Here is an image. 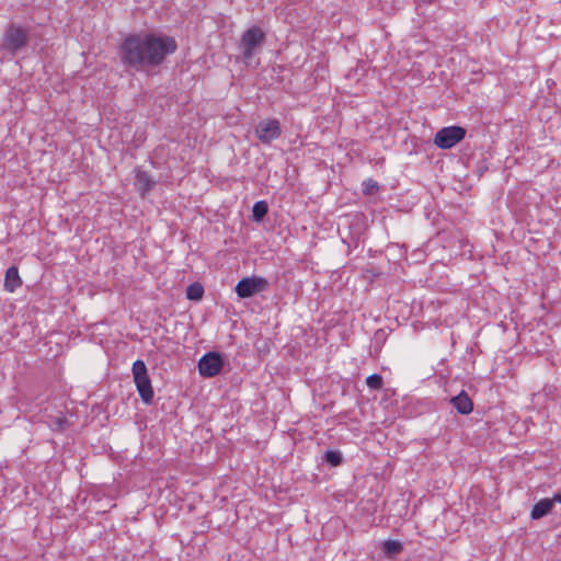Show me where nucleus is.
Returning a JSON list of instances; mask_svg holds the SVG:
<instances>
[{"label": "nucleus", "mask_w": 561, "mask_h": 561, "mask_svg": "<svg viewBox=\"0 0 561 561\" xmlns=\"http://www.w3.org/2000/svg\"><path fill=\"white\" fill-rule=\"evenodd\" d=\"M176 49V41L171 36L136 33L125 37L118 56L124 66L145 71L160 66Z\"/></svg>", "instance_id": "f257e3e1"}, {"label": "nucleus", "mask_w": 561, "mask_h": 561, "mask_svg": "<svg viewBox=\"0 0 561 561\" xmlns=\"http://www.w3.org/2000/svg\"><path fill=\"white\" fill-rule=\"evenodd\" d=\"M131 370L140 399L144 403L151 404L153 401L154 392L145 362L141 359L136 360L133 364Z\"/></svg>", "instance_id": "f03ea898"}, {"label": "nucleus", "mask_w": 561, "mask_h": 561, "mask_svg": "<svg viewBox=\"0 0 561 561\" xmlns=\"http://www.w3.org/2000/svg\"><path fill=\"white\" fill-rule=\"evenodd\" d=\"M265 34L259 26L248 28L239 43V49L245 62L250 61L255 53L263 46Z\"/></svg>", "instance_id": "7ed1b4c3"}, {"label": "nucleus", "mask_w": 561, "mask_h": 561, "mask_svg": "<svg viewBox=\"0 0 561 561\" xmlns=\"http://www.w3.org/2000/svg\"><path fill=\"white\" fill-rule=\"evenodd\" d=\"M28 44V32L23 26L11 23L3 33V49L16 55Z\"/></svg>", "instance_id": "20e7f679"}, {"label": "nucleus", "mask_w": 561, "mask_h": 561, "mask_svg": "<svg viewBox=\"0 0 561 561\" xmlns=\"http://www.w3.org/2000/svg\"><path fill=\"white\" fill-rule=\"evenodd\" d=\"M466 133L461 126L444 127L436 133L434 144L440 149H450L465 139Z\"/></svg>", "instance_id": "39448f33"}, {"label": "nucleus", "mask_w": 561, "mask_h": 561, "mask_svg": "<svg viewBox=\"0 0 561 561\" xmlns=\"http://www.w3.org/2000/svg\"><path fill=\"white\" fill-rule=\"evenodd\" d=\"M224 366V358L217 352L206 353L198 360V373L201 376L211 378L217 376Z\"/></svg>", "instance_id": "423d86ee"}, {"label": "nucleus", "mask_w": 561, "mask_h": 561, "mask_svg": "<svg viewBox=\"0 0 561 561\" xmlns=\"http://www.w3.org/2000/svg\"><path fill=\"white\" fill-rule=\"evenodd\" d=\"M282 134L280 123L276 118L261 121L255 128V136L265 145L277 139Z\"/></svg>", "instance_id": "0eeeda50"}, {"label": "nucleus", "mask_w": 561, "mask_h": 561, "mask_svg": "<svg viewBox=\"0 0 561 561\" xmlns=\"http://www.w3.org/2000/svg\"><path fill=\"white\" fill-rule=\"evenodd\" d=\"M266 287L267 280L263 277H245L238 282L236 293L240 298H249Z\"/></svg>", "instance_id": "6e6552de"}, {"label": "nucleus", "mask_w": 561, "mask_h": 561, "mask_svg": "<svg viewBox=\"0 0 561 561\" xmlns=\"http://www.w3.org/2000/svg\"><path fill=\"white\" fill-rule=\"evenodd\" d=\"M553 502L561 503L560 492L554 493L552 499H542L538 503H536L530 512V517L533 519H539L546 516L551 511Z\"/></svg>", "instance_id": "1a4fd4ad"}, {"label": "nucleus", "mask_w": 561, "mask_h": 561, "mask_svg": "<svg viewBox=\"0 0 561 561\" xmlns=\"http://www.w3.org/2000/svg\"><path fill=\"white\" fill-rule=\"evenodd\" d=\"M135 178V185L142 197H145L146 194L149 193L156 185V181L147 171L137 169Z\"/></svg>", "instance_id": "9d476101"}, {"label": "nucleus", "mask_w": 561, "mask_h": 561, "mask_svg": "<svg viewBox=\"0 0 561 561\" xmlns=\"http://www.w3.org/2000/svg\"><path fill=\"white\" fill-rule=\"evenodd\" d=\"M450 403L460 414H469L473 410V403L466 391H461L458 396L450 399Z\"/></svg>", "instance_id": "9b49d317"}, {"label": "nucleus", "mask_w": 561, "mask_h": 561, "mask_svg": "<svg viewBox=\"0 0 561 561\" xmlns=\"http://www.w3.org/2000/svg\"><path fill=\"white\" fill-rule=\"evenodd\" d=\"M22 285V279L19 275L18 267L11 266L5 272L4 288L5 290L13 293L16 288Z\"/></svg>", "instance_id": "f8f14e48"}, {"label": "nucleus", "mask_w": 561, "mask_h": 561, "mask_svg": "<svg viewBox=\"0 0 561 561\" xmlns=\"http://www.w3.org/2000/svg\"><path fill=\"white\" fill-rule=\"evenodd\" d=\"M267 211H268L267 202L266 201H257L256 203H254V205L252 207L251 219L254 222H261L264 219V217L267 215Z\"/></svg>", "instance_id": "ddd939ff"}, {"label": "nucleus", "mask_w": 561, "mask_h": 561, "mask_svg": "<svg viewBox=\"0 0 561 561\" xmlns=\"http://www.w3.org/2000/svg\"><path fill=\"white\" fill-rule=\"evenodd\" d=\"M381 549L386 557H393L403 550V546L398 540L388 539L382 542Z\"/></svg>", "instance_id": "4468645a"}, {"label": "nucleus", "mask_w": 561, "mask_h": 561, "mask_svg": "<svg viewBox=\"0 0 561 561\" xmlns=\"http://www.w3.org/2000/svg\"><path fill=\"white\" fill-rule=\"evenodd\" d=\"M47 423L48 426L56 432H62L69 425V421L64 415L51 416Z\"/></svg>", "instance_id": "2eb2a0df"}, {"label": "nucleus", "mask_w": 561, "mask_h": 561, "mask_svg": "<svg viewBox=\"0 0 561 561\" xmlns=\"http://www.w3.org/2000/svg\"><path fill=\"white\" fill-rule=\"evenodd\" d=\"M204 295V288L199 283L191 284L186 289V297L190 300H201Z\"/></svg>", "instance_id": "dca6fc26"}, {"label": "nucleus", "mask_w": 561, "mask_h": 561, "mask_svg": "<svg viewBox=\"0 0 561 561\" xmlns=\"http://www.w3.org/2000/svg\"><path fill=\"white\" fill-rule=\"evenodd\" d=\"M324 460L333 467L342 463V454L337 450H328L324 454Z\"/></svg>", "instance_id": "f3484780"}, {"label": "nucleus", "mask_w": 561, "mask_h": 561, "mask_svg": "<svg viewBox=\"0 0 561 561\" xmlns=\"http://www.w3.org/2000/svg\"><path fill=\"white\" fill-rule=\"evenodd\" d=\"M366 385L373 390H379L383 385L382 377L378 374H373L366 378Z\"/></svg>", "instance_id": "a211bd4d"}, {"label": "nucleus", "mask_w": 561, "mask_h": 561, "mask_svg": "<svg viewBox=\"0 0 561 561\" xmlns=\"http://www.w3.org/2000/svg\"><path fill=\"white\" fill-rule=\"evenodd\" d=\"M378 183L373 179H368L363 182V193L365 195L373 194L376 190H378Z\"/></svg>", "instance_id": "6ab92c4d"}, {"label": "nucleus", "mask_w": 561, "mask_h": 561, "mask_svg": "<svg viewBox=\"0 0 561 561\" xmlns=\"http://www.w3.org/2000/svg\"><path fill=\"white\" fill-rule=\"evenodd\" d=\"M413 254H414L417 259H420V257L422 256L423 252H422L420 249H415V250L413 251Z\"/></svg>", "instance_id": "aec40b11"}]
</instances>
